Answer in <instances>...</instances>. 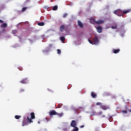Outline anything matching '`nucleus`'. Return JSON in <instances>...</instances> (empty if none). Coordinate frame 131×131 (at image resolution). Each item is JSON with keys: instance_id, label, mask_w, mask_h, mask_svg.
Instances as JSON below:
<instances>
[{"instance_id": "4be33fe9", "label": "nucleus", "mask_w": 131, "mask_h": 131, "mask_svg": "<svg viewBox=\"0 0 131 131\" xmlns=\"http://www.w3.org/2000/svg\"><path fill=\"white\" fill-rule=\"evenodd\" d=\"M60 40H61V41L62 42H64V41H65V37L64 36H62L60 37Z\"/></svg>"}, {"instance_id": "a878e982", "label": "nucleus", "mask_w": 131, "mask_h": 131, "mask_svg": "<svg viewBox=\"0 0 131 131\" xmlns=\"http://www.w3.org/2000/svg\"><path fill=\"white\" fill-rule=\"evenodd\" d=\"M26 10H27V8H26V7H24V8L22 9L21 11H22V12H25V11H26Z\"/></svg>"}, {"instance_id": "cd10ccee", "label": "nucleus", "mask_w": 131, "mask_h": 131, "mask_svg": "<svg viewBox=\"0 0 131 131\" xmlns=\"http://www.w3.org/2000/svg\"><path fill=\"white\" fill-rule=\"evenodd\" d=\"M96 105H97V106H102V103H101V102H97V103H96Z\"/></svg>"}, {"instance_id": "f03ea898", "label": "nucleus", "mask_w": 131, "mask_h": 131, "mask_svg": "<svg viewBox=\"0 0 131 131\" xmlns=\"http://www.w3.org/2000/svg\"><path fill=\"white\" fill-rule=\"evenodd\" d=\"M114 14L116 15H117V16H123V11L120 10V9H118L116 11H114Z\"/></svg>"}, {"instance_id": "ddd939ff", "label": "nucleus", "mask_w": 131, "mask_h": 131, "mask_svg": "<svg viewBox=\"0 0 131 131\" xmlns=\"http://www.w3.org/2000/svg\"><path fill=\"white\" fill-rule=\"evenodd\" d=\"M78 24L79 26L81 28H83V24L82 23H81V21L78 20Z\"/></svg>"}, {"instance_id": "2f4dec72", "label": "nucleus", "mask_w": 131, "mask_h": 131, "mask_svg": "<svg viewBox=\"0 0 131 131\" xmlns=\"http://www.w3.org/2000/svg\"><path fill=\"white\" fill-rule=\"evenodd\" d=\"M122 113H124V114H126V113H127V111H122Z\"/></svg>"}, {"instance_id": "b1692460", "label": "nucleus", "mask_w": 131, "mask_h": 131, "mask_svg": "<svg viewBox=\"0 0 131 131\" xmlns=\"http://www.w3.org/2000/svg\"><path fill=\"white\" fill-rule=\"evenodd\" d=\"M96 114H97V113H96V112L93 111V112H91V115H92V116L96 115Z\"/></svg>"}, {"instance_id": "f257e3e1", "label": "nucleus", "mask_w": 131, "mask_h": 131, "mask_svg": "<svg viewBox=\"0 0 131 131\" xmlns=\"http://www.w3.org/2000/svg\"><path fill=\"white\" fill-rule=\"evenodd\" d=\"M29 123H31L32 122H33L32 120L30 119V117L29 116L24 117V120L23 121V124L22 126H25V125H27Z\"/></svg>"}, {"instance_id": "c85d7f7f", "label": "nucleus", "mask_w": 131, "mask_h": 131, "mask_svg": "<svg viewBox=\"0 0 131 131\" xmlns=\"http://www.w3.org/2000/svg\"><path fill=\"white\" fill-rule=\"evenodd\" d=\"M68 14L67 13H64L63 15V18H66V17H67Z\"/></svg>"}, {"instance_id": "412c9836", "label": "nucleus", "mask_w": 131, "mask_h": 131, "mask_svg": "<svg viewBox=\"0 0 131 131\" xmlns=\"http://www.w3.org/2000/svg\"><path fill=\"white\" fill-rule=\"evenodd\" d=\"M58 10V6H55L53 8V11H57Z\"/></svg>"}, {"instance_id": "0eeeda50", "label": "nucleus", "mask_w": 131, "mask_h": 131, "mask_svg": "<svg viewBox=\"0 0 131 131\" xmlns=\"http://www.w3.org/2000/svg\"><path fill=\"white\" fill-rule=\"evenodd\" d=\"M71 126L72 127H76V122L75 120H73L71 123Z\"/></svg>"}, {"instance_id": "f704fd0d", "label": "nucleus", "mask_w": 131, "mask_h": 131, "mask_svg": "<svg viewBox=\"0 0 131 131\" xmlns=\"http://www.w3.org/2000/svg\"><path fill=\"white\" fill-rule=\"evenodd\" d=\"M18 69H19V70H20V71H22V70H23V69L21 68H18Z\"/></svg>"}, {"instance_id": "dca6fc26", "label": "nucleus", "mask_w": 131, "mask_h": 131, "mask_svg": "<svg viewBox=\"0 0 131 131\" xmlns=\"http://www.w3.org/2000/svg\"><path fill=\"white\" fill-rule=\"evenodd\" d=\"M56 115H57L59 118L63 117V116H64V113H61L59 114L57 113V114H56Z\"/></svg>"}, {"instance_id": "473e14b6", "label": "nucleus", "mask_w": 131, "mask_h": 131, "mask_svg": "<svg viewBox=\"0 0 131 131\" xmlns=\"http://www.w3.org/2000/svg\"><path fill=\"white\" fill-rule=\"evenodd\" d=\"M19 92L20 93H23L24 92H25V90L24 89H20Z\"/></svg>"}, {"instance_id": "79ce46f5", "label": "nucleus", "mask_w": 131, "mask_h": 131, "mask_svg": "<svg viewBox=\"0 0 131 131\" xmlns=\"http://www.w3.org/2000/svg\"><path fill=\"white\" fill-rule=\"evenodd\" d=\"M129 112H131V110H128Z\"/></svg>"}, {"instance_id": "39448f33", "label": "nucleus", "mask_w": 131, "mask_h": 131, "mask_svg": "<svg viewBox=\"0 0 131 131\" xmlns=\"http://www.w3.org/2000/svg\"><path fill=\"white\" fill-rule=\"evenodd\" d=\"M100 108L101 109H102V110H105V111L110 109V107L109 106L104 105H101Z\"/></svg>"}, {"instance_id": "7ed1b4c3", "label": "nucleus", "mask_w": 131, "mask_h": 131, "mask_svg": "<svg viewBox=\"0 0 131 131\" xmlns=\"http://www.w3.org/2000/svg\"><path fill=\"white\" fill-rule=\"evenodd\" d=\"M57 114H58V113L55 110H51L49 112V115L50 117H53L54 115H57Z\"/></svg>"}, {"instance_id": "393cba45", "label": "nucleus", "mask_w": 131, "mask_h": 131, "mask_svg": "<svg viewBox=\"0 0 131 131\" xmlns=\"http://www.w3.org/2000/svg\"><path fill=\"white\" fill-rule=\"evenodd\" d=\"M17 30H14L12 31L13 34H16V33H17Z\"/></svg>"}, {"instance_id": "4468645a", "label": "nucleus", "mask_w": 131, "mask_h": 131, "mask_svg": "<svg viewBox=\"0 0 131 131\" xmlns=\"http://www.w3.org/2000/svg\"><path fill=\"white\" fill-rule=\"evenodd\" d=\"M7 27H8V24H7V23H4L1 26V28H7Z\"/></svg>"}, {"instance_id": "37998d69", "label": "nucleus", "mask_w": 131, "mask_h": 131, "mask_svg": "<svg viewBox=\"0 0 131 131\" xmlns=\"http://www.w3.org/2000/svg\"><path fill=\"white\" fill-rule=\"evenodd\" d=\"M38 123H40V122L38 121Z\"/></svg>"}, {"instance_id": "9d476101", "label": "nucleus", "mask_w": 131, "mask_h": 131, "mask_svg": "<svg viewBox=\"0 0 131 131\" xmlns=\"http://www.w3.org/2000/svg\"><path fill=\"white\" fill-rule=\"evenodd\" d=\"M30 115H31V118H30V119H31V120L35 118V115L34 113H31Z\"/></svg>"}, {"instance_id": "7c9ffc66", "label": "nucleus", "mask_w": 131, "mask_h": 131, "mask_svg": "<svg viewBox=\"0 0 131 131\" xmlns=\"http://www.w3.org/2000/svg\"><path fill=\"white\" fill-rule=\"evenodd\" d=\"M73 131H78V128L77 127H75V128L73 129Z\"/></svg>"}, {"instance_id": "2eb2a0df", "label": "nucleus", "mask_w": 131, "mask_h": 131, "mask_svg": "<svg viewBox=\"0 0 131 131\" xmlns=\"http://www.w3.org/2000/svg\"><path fill=\"white\" fill-rule=\"evenodd\" d=\"M120 52V49H114L113 53L114 54H118V53Z\"/></svg>"}, {"instance_id": "58836bf2", "label": "nucleus", "mask_w": 131, "mask_h": 131, "mask_svg": "<svg viewBox=\"0 0 131 131\" xmlns=\"http://www.w3.org/2000/svg\"><path fill=\"white\" fill-rule=\"evenodd\" d=\"M0 23H4V21L2 20V19H0Z\"/></svg>"}, {"instance_id": "6e6552de", "label": "nucleus", "mask_w": 131, "mask_h": 131, "mask_svg": "<svg viewBox=\"0 0 131 131\" xmlns=\"http://www.w3.org/2000/svg\"><path fill=\"white\" fill-rule=\"evenodd\" d=\"M90 23H91V24H96V21L95 18H91L90 19Z\"/></svg>"}, {"instance_id": "c9c22d12", "label": "nucleus", "mask_w": 131, "mask_h": 131, "mask_svg": "<svg viewBox=\"0 0 131 131\" xmlns=\"http://www.w3.org/2000/svg\"><path fill=\"white\" fill-rule=\"evenodd\" d=\"M49 47H50V48H52V47H53V45L52 44H50Z\"/></svg>"}, {"instance_id": "ea45409f", "label": "nucleus", "mask_w": 131, "mask_h": 131, "mask_svg": "<svg viewBox=\"0 0 131 131\" xmlns=\"http://www.w3.org/2000/svg\"><path fill=\"white\" fill-rule=\"evenodd\" d=\"M57 108H61V106H60V105H59L57 107Z\"/></svg>"}, {"instance_id": "5701e85b", "label": "nucleus", "mask_w": 131, "mask_h": 131, "mask_svg": "<svg viewBox=\"0 0 131 131\" xmlns=\"http://www.w3.org/2000/svg\"><path fill=\"white\" fill-rule=\"evenodd\" d=\"M15 119H20V118H21V116L16 115L15 116Z\"/></svg>"}, {"instance_id": "9b49d317", "label": "nucleus", "mask_w": 131, "mask_h": 131, "mask_svg": "<svg viewBox=\"0 0 131 131\" xmlns=\"http://www.w3.org/2000/svg\"><path fill=\"white\" fill-rule=\"evenodd\" d=\"M104 23V20H99L98 21H96V24H97L98 25L100 24H103Z\"/></svg>"}, {"instance_id": "1a4fd4ad", "label": "nucleus", "mask_w": 131, "mask_h": 131, "mask_svg": "<svg viewBox=\"0 0 131 131\" xmlns=\"http://www.w3.org/2000/svg\"><path fill=\"white\" fill-rule=\"evenodd\" d=\"M96 29L98 31V32H99V33H101L102 31V29L103 28H102V27L99 26L96 28Z\"/></svg>"}, {"instance_id": "aec40b11", "label": "nucleus", "mask_w": 131, "mask_h": 131, "mask_svg": "<svg viewBox=\"0 0 131 131\" xmlns=\"http://www.w3.org/2000/svg\"><path fill=\"white\" fill-rule=\"evenodd\" d=\"M111 28H112V29H116V28H117V25L115 24L114 26L111 27Z\"/></svg>"}, {"instance_id": "f8f14e48", "label": "nucleus", "mask_w": 131, "mask_h": 131, "mask_svg": "<svg viewBox=\"0 0 131 131\" xmlns=\"http://www.w3.org/2000/svg\"><path fill=\"white\" fill-rule=\"evenodd\" d=\"M91 97L95 99V98H97V94L95 92H91Z\"/></svg>"}, {"instance_id": "6ab92c4d", "label": "nucleus", "mask_w": 131, "mask_h": 131, "mask_svg": "<svg viewBox=\"0 0 131 131\" xmlns=\"http://www.w3.org/2000/svg\"><path fill=\"white\" fill-rule=\"evenodd\" d=\"M37 24L39 26H45V23H43V22H39V23H38Z\"/></svg>"}, {"instance_id": "bb28decb", "label": "nucleus", "mask_w": 131, "mask_h": 131, "mask_svg": "<svg viewBox=\"0 0 131 131\" xmlns=\"http://www.w3.org/2000/svg\"><path fill=\"white\" fill-rule=\"evenodd\" d=\"M88 41L90 42V43H91V45H94L93 40L92 41V40H90V39H89Z\"/></svg>"}, {"instance_id": "20e7f679", "label": "nucleus", "mask_w": 131, "mask_h": 131, "mask_svg": "<svg viewBox=\"0 0 131 131\" xmlns=\"http://www.w3.org/2000/svg\"><path fill=\"white\" fill-rule=\"evenodd\" d=\"M93 45H98L99 43V39L98 37L96 36L93 38Z\"/></svg>"}, {"instance_id": "4c0bfd02", "label": "nucleus", "mask_w": 131, "mask_h": 131, "mask_svg": "<svg viewBox=\"0 0 131 131\" xmlns=\"http://www.w3.org/2000/svg\"><path fill=\"white\" fill-rule=\"evenodd\" d=\"M102 118H104L106 117V116H105V115H103L102 116Z\"/></svg>"}, {"instance_id": "c756f323", "label": "nucleus", "mask_w": 131, "mask_h": 131, "mask_svg": "<svg viewBox=\"0 0 131 131\" xmlns=\"http://www.w3.org/2000/svg\"><path fill=\"white\" fill-rule=\"evenodd\" d=\"M57 54L60 55V54H61V50L60 49H57Z\"/></svg>"}, {"instance_id": "e433bc0d", "label": "nucleus", "mask_w": 131, "mask_h": 131, "mask_svg": "<svg viewBox=\"0 0 131 131\" xmlns=\"http://www.w3.org/2000/svg\"><path fill=\"white\" fill-rule=\"evenodd\" d=\"M80 128H83V127H84V125H81V126H80Z\"/></svg>"}, {"instance_id": "a19ab883", "label": "nucleus", "mask_w": 131, "mask_h": 131, "mask_svg": "<svg viewBox=\"0 0 131 131\" xmlns=\"http://www.w3.org/2000/svg\"><path fill=\"white\" fill-rule=\"evenodd\" d=\"M48 91H49V92H52V91H51L50 89H48Z\"/></svg>"}, {"instance_id": "423d86ee", "label": "nucleus", "mask_w": 131, "mask_h": 131, "mask_svg": "<svg viewBox=\"0 0 131 131\" xmlns=\"http://www.w3.org/2000/svg\"><path fill=\"white\" fill-rule=\"evenodd\" d=\"M28 82V79L27 78H26L20 81V83L25 84L27 83Z\"/></svg>"}, {"instance_id": "72a5a7b5", "label": "nucleus", "mask_w": 131, "mask_h": 131, "mask_svg": "<svg viewBox=\"0 0 131 131\" xmlns=\"http://www.w3.org/2000/svg\"><path fill=\"white\" fill-rule=\"evenodd\" d=\"M102 114H103V112H99L98 113V115H102Z\"/></svg>"}, {"instance_id": "f3484780", "label": "nucleus", "mask_w": 131, "mask_h": 131, "mask_svg": "<svg viewBox=\"0 0 131 131\" xmlns=\"http://www.w3.org/2000/svg\"><path fill=\"white\" fill-rule=\"evenodd\" d=\"M129 12H130V10H129V9L123 11V15H124V14H127V13H129Z\"/></svg>"}, {"instance_id": "a211bd4d", "label": "nucleus", "mask_w": 131, "mask_h": 131, "mask_svg": "<svg viewBox=\"0 0 131 131\" xmlns=\"http://www.w3.org/2000/svg\"><path fill=\"white\" fill-rule=\"evenodd\" d=\"M65 29V26L64 25H61L60 27V31H63Z\"/></svg>"}]
</instances>
